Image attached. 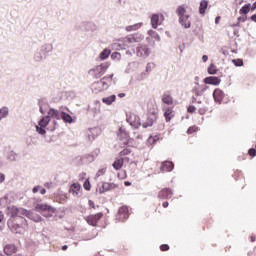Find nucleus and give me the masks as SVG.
<instances>
[{
  "instance_id": "1",
  "label": "nucleus",
  "mask_w": 256,
  "mask_h": 256,
  "mask_svg": "<svg viewBox=\"0 0 256 256\" xmlns=\"http://www.w3.org/2000/svg\"><path fill=\"white\" fill-rule=\"evenodd\" d=\"M11 218L8 220V227L12 231V233H21V229H27L29 224L27 220L23 218L21 215L25 217H29L31 212L23 209L12 206L9 208Z\"/></svg>"
},
{
  "instance_id": "2",
  "label": "nucleus",
  "mask_w": 256,
  "mask_h": 256,
  "mask_svg": "<svg viewBox=\"0 0 256 256\" xmlns=\"http://www.w3.org/2000/svg\"><path fill=\"white\" fill-rule=\"evenodd\" d=\"M176 14L179 17V23L185 29H189L191 27V20L189 19V14L187 13V6L181 5L176 9Z\"/></svg>"
},
{
  "instance_id": "3",
  "label": "nucleus",
  "mask_w": 256,
  "mask_h": 256,
  "mask_svg": "<svg viewBox=\"0 0 256 256\" xmlns=\"http://www.w3.org/2000/svg\"><path fill=\"white\" fill-rule=\"evenodd\" d=\"M35 211H38V213H42L44 217H53V214L55 213V208L49 204H37L35 206Z\"/></svg>"
},
{
  "instance_id": "4",
  "label": "nucleus",
  "mask_w": 256,
  "mask_h": 256,
  "mask_svg": "<svg viewBox=\"0 0 256 256\" xmlns=\"http://www.w3.org/2000/svg\"><path fill=\"white\" fill-rule=\"evenodd\" d=\"M158 117L159 110H157V108H153V110L148 113L147 120L142 124V127L144 129H147V127H153V124L157 121Z\"/></svg>"
},
{
  "instance_id": "5",
  "label": "nucleus",
  "mask_w": 256,
  "mask_h": 256,
  "mask_svg": "<svg viewBox=\"0 0 256 256\" xmlns=\"http://www.w3.org/2000/svg\"><path fill=\"white\" fill-rule=\"evenodd\" d=\"M109 65L110 64L108 62H105L98 65L95 69H92L90 71L95 73L94 74L95 79H100L101 77H103V75H105V73H107V69H109Z\"/></svg>"
},
{
  "instance_id": "6",
  "label": "nucleus",
  "mask_w": 256,
  "mask_h": 256,
  "mask_svg": "<svg viewBox=\"0 0 256 256\" xmlns=\"http://www.w3.org/2000/svg\"><path fill=\"white\" fill-rule=\"evenodd\" d=\"M144 37L141 34H132L128 35L127 37L124 38V44L127 47H132L133 43H141L143 41Z\"/></svg>"
},
{
  "instance_id": "7",
  "label": "nucleus",
  "mask_w": 256,
  "mask_h": 256,
  "mask_svg": "<svg viewBox=\"0 0 256 256\" xmlns=\"http://www.w3.org/2000/svg\"><path fill=\"white\" fill-rule=\"evenodd\" d=\"M126 121L131 127H134V129H139V127H141V118L135 113L128 114Z\"/></svg>"
},
{
  "instance_id": "8",
  "label": "nucleus",
  "mask_w": 256,
  "mask_h": 256,
  "mask_svg": "<svg viewBox=\"0 0 256 256\" xmlns=\"http://www.w3.org/2000/svg\"><path fill=\"white\" fill-rule=\"evenodd\" d=\"M50 121H51V119L49 118V116H46V117H43L38 122L39 126H36V131H37V133H39V135H45V133H46L45 127H47L49 125Z\"/></svg>"
},
{
  "instance_id": "9",
  "label": "nucleus",
  "mask_w": 256,
  "mask_h": 256,
  "mask_svg": "<svg viewBox=\"0 0 256 256\" xmlns=\"http://www.w3.org/2000/svg\"><path fill=\"white\" fill-rule=\"evenodd\" d=\"M127 219H129V207L122 206L118 210L116 220L121 221L123 223L124 221H127Z\"/></svg>"
},
{
  "instance_id": "10",
  "label": "nucleus",
  "mask_w": 256,
  "mask_h": 256,
  "mask_svg": "<svg viewBox=\"0 0 256 256\" xmlns=\"http://www.w3.org/2000/svg\"><path fill=\"white\" fill-rule=\"evenodd\" d=\"M101 219H103L102 212L87 216L85 218V221H87L88 225H92V227H97V224L99 223V221H101Z\"/></svg>"
},
{
  "instance_id": "11",
  "label": "nucleus",
  "mask_w": 256,
  "mask_h": 256,
  "mask_svg": "<svg viewBox=\"0 0 256 256\" xmlns=\"http://www.w3.org/2000/svg\"><path fill=\"white\" fill-rule=\"evenodd\" d=\"M174 106H163L162 111L164 112V117L166 123H169L171 119L175 117V111H173Z\"/></svg>"
},
{
  "instance_id": "12",
  "label": "nucleus",
  "mask_w": 256,
  "mask_h": 256,
  "mask_svg": "<svg viewBox=\"0 0 256 256\" xmlns=\"http://www.w3.org/2000/svg\"><path fill=\"white\" fill-rule=\"evenodd\" d=\"M165 17L163 15H161L159 17L158 14H154L151 17V25L153 27V29H157V27H159V25H161V23H163Z\"/></svg>"
},
{
  "instance_id": "13",
  "label": "nucleus",
  "mask_w": 256,
  "mask_h": 256,
  "mask_svg": "<svg viewBox=\"0 0 256 256\" xmlns=\"http://www.w3.org/2000/svg\"><path fill=\"white\" fill-rule=\"evenodd\" d=\"M149 46L141 45L137 47L136 55L137 57H149Z\"/></svg>"
},
{
  "instance_id": "14",
  "label": "nucleus",
  "mask_w": 256,
  "mask_h": 256,
  "mask_svg": "<svg viewBox=\"0 0 256 256\" xmlns=\"http://www.w3.org/2000/svg\"><path fill=\"white\" fill-rule=\"evenodd\" d=\"M161 99L164 105H168V107H175L173 96H171L169 92L164 93Z\"/></svg>"
},
{
  "instance_id": "15",
  "label": "nucleus",
  "mask_w": 256,
  "mask_h": 256,
  "mask_svg": "<svg viewBox=\"0 0 256 256\" xmlns=\"http://www.w3.org/2000/svg\"><path fill=\"white\" fill-rule=\"evenodd\" d=\"M127 160L129 161V158H117L112 164L113 169H115V171H121L125 161Z\"/></svg>"
},
{
  "instance_id": "16",
  "label": "nucleus",
  "mask_w": 256,
  "mask_h": 256,
  "mask_svg": "<svg viewBox=\"0 0 256 256\" xmlns=\"http://www.w3.org/2000/svg\"><path fill=\"white\" fill-rule=\"evenodd\" d=\"M173 190L171 188H164L158 193L159 199H171Z\"/></svg>"
},
{
  "instance_id": "17",
  "label": "nucleus",
  "mask_w": 256,
  "mask_h": 256,
  "mask_svg": "<svg viewBox=\"0 0 256 256\" xmlns=\"http://www.w3.org/2000/svg\"><path fill=\"white\" fill-rule=\"evenodd\" d=\"M116 187H117V185L115 183L104 182L102 184V187L99 188V193H107V191L116 189Z\"/></svg>"
},
{
  "instance_id": "18",
  "label": "nucleus",
  "mask_w": 256,
  "mask_h": 256,
  "mask_svg": "<svg viewBox=\"0 0 256 256\" xmlns=\"http://www.w3.org/2000/svg\"><path fill=\"white\" fill-rule=\"evenodd\" d=\"M17 251H18V248L15 246V244H7L6 246H4V253L7 256L15 255Z\"/></svg>"
},
{
  "instance_id": "19",
  "label": "nucleus",
  "mask_w": 256,
  "mask_h": 256,
  "mask_svg": "<svg viewBox=\"0 0 256 256\" xmlns=\"http://www.w3.org/2000/svg\"><path fill=\"white\" fill-rule=\"evenodd\" d=\"M206 85H219L221 83V78L217 76H209L204 79Z\"/></svg>"
},
{
  "instance_id": "20",
  "label": "nucleus",
  "mask_w": 256,
  "mask_h": 256,
  "mask_svg": "<svg viewBox=\"0 0 256 256\" xmlns=\"http://www.w3.org/2000/svg\"><path fill=\"white\" fill-rule=\"evenodd\" d=\"M174 167H175V164H173V162H171V161H165V162H163V163L161 164L160 169H161V171H163V172L169 173V171H173Z\"/></svg>"
},
{
  "instance_id": "21",
  "label": "nucleus",
  "mask_w": 256,
  "mask_h": 256,
  "mask_svg": "<svg viewBox=\"0 0 256 256\" xmlns=\"http://www.w3.org/2000/svg\"><path fill=\"white\" fill-rule=\"evenodd\" d=\"M213 97H214V101H216V103H221L223 101V91L219 88H216L213 92Z\"/></svg>"
},
{
  "instance_id": "22",
  "label": "nucleus",
  "mask_w": 256,
  "mask_h": 256,
  "mask_svg": "<svg viewBox=\"0 0 256 256\" xmlns=\"http://www.w3.org/2000/svg\"><path fill=\"white\" fill-rule=\"evenodd\" d=\"M79 191H81V184L80 183H73L70 186L69 192L72 193V195H74V196L79 195Z\"/></svg>"
},
{
  "instance_id": "23",
  "label": "nucleus",
  "mask_w": 256,
  "mask_h": 256,
  "mask_svg": "<svg viewBox=\"0 0 256 256\" xmlns=\"http://www.w3.org/2000/svg\"><path fill=\"white\" fill-rule=\"evenodd\" d=\"M47 117H49V119H61V113L58 112V110L50 108L48 111V115Z\"/></svg>"
},
{
  "instance_id": "24",
  "label": "nucleus",
  "mask_w": 256,
  "mask_h": 256,
  "mask_svg": "<svg viewBox=\"0 0 256 256\" xmlns=\"http://www.w3.org/2000/svg\"><path fill=\"white\" fill-rule=\"evenodd\" d=\"M207 7H209V2H207V0H202L200 2V7H199L200 15H205V11L207 10Z\"/></svg>"
},
{
  "instance_id": "25",
  "label": "nucleus",
  "mask_w": 256,
  "mask_h": 256,
  "mask_svg": "<svg viewBox=\"0 0 256 256\" xmlns=\"http://www.w3.org/2000/svg\"><path fill=\"white\" fill-rule=\"evenodd\" d=\"M143 23H136L134 25H128L125 27V31H127L128 33L131 31H137L139 29H141Z\"/></svg>"
},
{
  "instance_id": "26",
  "label": "nucleus",
  "mask_w": 256,
  "mask_h": 256,
  "mask_svg": "<svg viewBox=\"0 0 256 256\" xmlns=\"http://www.w3.org/2000/svg\"><path fill=\"white\" fill-rule=\"evenodd\" d=\"M115 99H117V96L111 95L109 97L103 98L102 102L105 103V105H111L112 103H115Z\"/></svg>"
},
{
  "instance_id": "27",
  "label": "nucleus",
  "mask_w": 256,
  "mask_h": 256,
  "mask_svg": "<svg viewBox=\"0 0 256 256\" xmlns=\"http://www.w3.org/2000/svg\"><path fill=\"white\" fill-rule=\"evenodd\" d=\"M249 11H251V4H246L240 9L239 13L240 15H247Z\"/></svg>"
},
{
  "instance_id": "28",
  "label": "nucleus",
  "mask_w": 256,
  "mask_h": 256,
  "mask_svg": "<svg viewBox=\"0 0 256 256\" xmlns=\"http://www.w3.org/2000/svg\"><path fill=\"white\" fill-rule=\"evenodd\" d=\"M109 55H111V50L106 48L100 53V59L103 61L107 59Z\"/></svg>"
},
{
  "instance_id": "29",
  "label": "nucleus",
  "mask_w": 256,
  "mask_h": 256,
  "mask_svg": "<svg viewBox=\"0 0 256 256\" xmlns=\"http://www.w3.org/2000/svg\"><path fill=\"white\" fill-rule=\"evenodd\" d=\"M60 117L63 119V121H65L66 123H71V121H73V118L71 117V115H69L68 113L62 112L60 114Z\"/></svg>"
},
{
  "instance_id": "30",
  "label": "nucleus",
  "mask_w": 256,
  "mask_h": 256,
  "mask_svg": "<svg viewBox=\"0 0 256 256\" xmlns=\"http://www.w3.org/2000/svg\"><path fill=\"white\" fill-rule=\"evenodd\" d=\"M111 81V78L110 77H103L101 80H100V83H102L103 87L105 89H107V87H109V82Z\"/></svg>"
},
{
  "instance_id": "31",
  "label": "nucleus",
  "mask_w": 256,
  "mask_h": 256,
  "mask_svg": "<svg viewBox=\"0 0 256 256\" xmlns=\"http://www.w3.org/2000/svg\"><path fill=\"white\" fill-rule=\"evenodd\" d=\"M158 139H159V136H150L147 139V145H155Z\"/></svg>"
},
{
  "instance_id": "32",
  "label": "nucleus",
  "mask_w": 256,
  "mask_h": 256,
  "mask_svg": "<svg viewBox=\"0 0 256 256\" xmlns=\"http://www.w3.org/2000/svg\"><path fill=\"white\" fill-rule=\"evenodd\" d=\"M195 96L192 97V103H197V105H201V100H198L197 97L201 95L198 90H194Z\"/></svg>"
},
{
  "instance_id": "33",
  "label": "nucleus",
  "mask_w": 256,
  "mask_h": 256,
  "mask_svg": "<svg viewBox=\"0 0 256 256\" xmlns=\"http://www.w3.org/2000/svg\"><path fill=\"white\" fill-rule=\"evenodd\" d=\"M7 115H9V109L5 107L0 109V121L1 119H4V117H6Z\"/></svg>"
},
{
  "instance_id": "34",
  "label": "nucleus",
  "mask_w": 256,
  "mask_h": 256,
  "mask_svg": "<svg viewBox=\"0 0 256 256\" xmlns=\"http://www.w3.org/2000/svg\"><path fill=\"white\" fill-rule=\"evenodd\" d=\"M209 75H217V67L213 64L208 68Z\"/></svg>"
},
{
  "instance_id": "35",
  "label": "nucleus",
  "mask_w": 256,
  "mask_h": 256,
  "mask_svg": "<svg viewBox=\"0 0 256 256\" xmlns=\"http://www.w3.org/2000/svg\"><path fill=\"white\" fill-rule=\"evenodd\" d=\"M197 131H199V127L191 126L187 130V135H193V133H197Z\"/></svg>"
},
{
  "instance_id": "36",
  "label": "nucleus",
  "mask_w": 256,
  "mask_h": 256,
  "mask_svg": "<svg viewBox=\"0 0 256 256\" xmlns=\"http://www.w3.org/2000/svg\"><path fill=\"white\" fill-rule=\"evenodd\" d=\"M247 21V16H240L238 17L237 24L233 25L234 27H239V23H245Z\"/></svg>"
},
{
  "instance_id": "37",
  "label": "nucleus",
  "mask_w": 256,
  "mask_h": 256,
  "mask_svg": "<svg viewBox=\"0 0 256 256\" xmlns=\"http://www.w3.org/2000/svg\"><path fill=\"white\" fill-rule=\"evenodd\" d=\"M130 154H131V149H129V148H126L119 153L120 157H125Z\"/></svg>"
},
{
  "instance_id": "38",
  "label": "nucleus",
  "mask_w": 256,
  "mask_h": 256,
  "mask_svg": "<svg viewBox=\"0 0 256 256\" xmlns=\"http://www.w3.org/2000/svg\"><path fill=\"white\" fill-rule=\"evenodd\" d=\"M111 59H116L117 61H120L121 60V53L119 52H114L111 54Z\"/></svg>"
},
{
  "instance_id": "39",
  "label": "nucleus",
  "mask_w": 256,
  "mask_h": 256,
  "mask_svg": "<svg viewBox=\"0 0 256 256\" xmlns=\"http://www.w3.org/2000/svg\"><path fill=\"white\" fill-rule=\"evenodd\" d=\"M232 62L234 63V65L236 67H243V60H241V59H234V60H232Z\"/></svg>"
},
{
  "instance_id": "40",
  "label": "nucleus",
  "mask_w": 256,
  "mask_h": 256,
  "mask_svg": "<svg viewBox=\"0 0 256 256\" xmlns=\"http://www.w3.org/2000/svg\"><path fill=\"white\" fill-rule=\"evenodd\" d=\"M83 187H84V189H85L86 191H91V182H89V180H86V181L84 182Z\"/></svg>"
},
{
  "instance_id": "41",
  "label": "nucleus",
  "mask_w": 256,
  "mask_h": 256,
  "mask_svg": "<svg viewBox=\"0 0 256 256\" xmlns=\"http://www.w3.org/2000/svg\"><path fill=\"white\" fill-rule=\"evenodd\" d=\"M118 179H127V172L123 171V172H119L117 174Z\"/></svg>"
},
{
  "instance_id": "42",
  "label": "nucleus",
  "mask_w": 256,
  "mask_h": 256,
  "mask_svg": "<svg viewBox=\"0 0 256 256\" xmlns=\"http://www.w3.org/2000/svg\"><path fill=\"white\" fill-rule=\"evenodd\" d=\"M105 173H107V168H102L98 170L97 177H101V175H105Z\"/></svg>"
},
{
  "instance_id": "43",
  "label": "nucleus",
  "mask_w": 256,
  "mask_h": 256,
  "mask_svg": "<svg viewBox=\"0 0 256 256\" xmlns=\"http://www.w3.org/2000/svg\"><path fill=\"white\" fill-rule=\"evenodd\" d=\"M248 155H250V157H256V149L255 148L249 149Z\"/></svg>"
},
{
  "instance_id": "44",
  "label": "nucleus",
  "mask_w": 256,
  "mask_h": 256,
  "mask_svg": "<svg viewBox=\"0 0 256 256\" xmlns=\"http://www.w3.org/2000/svg\"><path fill=\"white\" fill-rule=\"evenodd\" d=\"M153 67H155L154 63H148L146 66V72L149 73Z\"/></svg>"
},
{
  "instance_id": "45",
  "label": "nucleus",
  "mask_w": 256,
  "mask_h": 256,
  "mask_svg": "<svg viewBox=\"0 0 256 256\" xmlns=\"http://www.w3.org/2000/svg\"><path fill=\"white\" fill-rule=\"evenodd\" d=\"M196 110H197V108H196L195 106H193V105H190V106H188V108H187V111H188L189 113H195Z\"/></svg>"
},
{
  "instance_id": "46",
  "label": "nucleus",
  "mask_w": 256,
  "mask_h": 256,
  "mask_svg": "<svg viewBox=\"0 0 256 256\" xmlns=\"http://www.w3.org/2000/svg\"><path fill=\"white\" fill-rule=\"evenodd\" d=\"M160 251H169V245L167 244H162L160 246Z\"/></svg>"
},
{
  "instance_id": "47",
  "label": "nucleus",
  "mask_w": 256,
  "mask_h": 256,
  "mask_svg": "<svg viewBox=\"0 0 256 256\" xmlns=\"http://www.w3.org/2000/svg\"><path fill=\"white\" fill-rule=\"evenodd\" d=\"M200 115H205V113L207 112V110L205 108H199L198 109Z\"/></svg>"
},
{
  "instance_id": "48",
  "label": "nucleus",
  "mask_w": 256,
  "mask_h": 256,
  "mask_svg": "<svg viewBox=\"0 0 256 256\" xmlns=\"http://www.w3.org/2000/svg\"><path fill=\"white\" fill-rule=\"evenodd\" d=\"M40 189H41V186H36V187H34V188L32 189V192H33V193H38Z\"/></svg>"
},
{
  "instance_id": "49",
  "label": "nucleus",
  "mask_w": 256,
  "mask_h": 256,
  "mask_svg": "<svg viewBox=\"0 0 256 256\" xmlns=\"http://www.w3.org/2000/svg\"><path fill=\"white\" fill-rule=\"evenodd\" d=\"M5 219V214L0 211V223H3V220Z\"/></svg>"
},
{
  "instance_id": "50",
  "label": "nucleus",
  "mask_w": 256,
  "mask_h": 256,
  "mask_svg": "<svg viewBox=\"0 0 256 256\" xmlns=\"http://www.w3.org/2000/svg\"><path fill=\"white\" fill-rule=\"evenodd\" d=\"M5 181V174L0 173V183H3Z\"/></svg>"
},
{
  "instance_id": "51",
  "label": "nucleus",
  "mask_w": 256,
  "mask_h": 256,
  "mask_svg": "<svg viewBox=\"0 0 256 256\" xmlns=\"http://www.w3.org/2000/svg\"><path fill=\"white\" fill-rule=\"evenodd\" d=\"M208 59H209V57H208L207 55H203V56H202V61H203L204 63H207Z\"/></svg>"
},
{
  "instance_id": "52",
  "label": "nucleus",
  "mask_w": 256,
  "mask_h": 256,
  "mask_svg": "<svg viewBox=\"0 0 256 256\" xmlns=\"http://www.w3.org/2000/svg\"><path fill=\"white\" fill-rule=\"evenodd\" d=\"M89 206L92 207V209H95V202L89 200Z\"/></svg>"
},
{
  "instance_id": "53",
  "label": "nucleus",
  "mask_w": 256,
  "mask_h": 256,
  "mask_svg": "<svg viewBox=\"0 0 256 256\" xmlns=\"http://www.w3.org/2000/svg\"><path fill=\"white\" fill-rule=\"evenodd\" d=\"M162 206L164 209H167V207H169V202H163Z\"/></svg>"
},
{
  "instance_id": "54",
  "label": "nucleus",
  "mask_w": 256,
  "mask_h": 256,
  "mask_svg": "<svg viewBox=\"0 0 256 256\" xmlns=\"http://www.w3.org/2000/svg\"><path fill=\"white\" fill-rule=\"evenodd\" d=\"M250 19L251 21H254V23H256V14L252 15Z\"/></svg>"
},
{
  "instance_id": "55",
  "label": "nucleus",
  "mask_w": 256,
  "mask_h": 256,
  "mask_svg": "<svg viewBox=\"0 0 256 256\" xmlns=\"http://www.w3.org/2000/svg\"><path fill=\"white\" fill-rule=\"evenodd\" d=\"M40 193H41V195H45V193H47V190H45V188H42V189L40 190Z\"/></svg>"
},
{
  "instance_id": "56",
  "label": "nucleus",
  "mask_w": 256,
  "mask_h": 256,
  "mask_svg": "<svg viewBox=\"0 0 256 256\" xmlns=\"http://www.w3.org/2000/svg\"><path fill=\"white\" fill-rule=\"evenodd\" d=\"M124 185H125L126 187H131V182L126 181V182H124Z\"/></svg>"
},
{
  "instance_id": "57",
  "label": "nucleus",
  "mask_w": 256,
  "mask_h": 256,
  "mask_svg": "<svg viewBox=\"0 0 256 256\" xmlns=\"http://www.w3.org/2000/svg\"><path fill=\"white\" fill-rule=\"evenodd\" d=\"M67 249H69V246L67 245L62 246V251H67Z\"/></svg>"
},
{
  "instance_id": "58",
  "label": "nucleus",
  "mask_w": 256,
  "mask_h": 256,
  "mask_svg": "<svg viewBox=\"0 0 256 256\" xmlns=\"http://www.w3.org/2000/svg\"><path fill=\"white\" fill-rule=\"evenodd\" d=\"M219 21H221V16L216 17L215 23H219Z\"/></svg>"
},
{
  "instance_id": "59",
  "label": "nucleus",
  "mask_w": 256,
  "mask_h": 256,
  "mask_svg": "<svg viewBox=\"0 0 256 256\" xmlns=\"http://www.w3.org/2000/svg\"><path fill=\"white\" fill-rule=\"evenodd\" d=\"M40 113H42V115L45 114V111H43V107H40Z\"/></svg>"
},
{
  "instance_id": "60",
  "label": "nucleus",
  "mask_w": 256,
  "mask_h": 256,
  "mask_svg": "<svg viewBox=\"0 0 256 256\" xmlns=\"http://www.w3.org/2000/svg\"><path fill=\"white\" fill-rule=\"evenodd\" d=\"M125 94L124 93H120L119 94V97H123Z\"/></svg>"
},
{
  "instance_id": "61",
  "label": "nucleus",
  "mask_w": 256,
  "mask_h": 256,
  "mask_svg": "<svg viewBox=\"0 0 256 256\" xmlns=\"http://www.w3.org/2000/svg\"><path fill=\"white\" fill-rule=\"evenodd\" d=\"M50 131H55V127L51 128Z\"/></svg>"
},
{
  "instance_id": "62",
  "label": "nucleus",
  "mask_w": 256,
  "mask_h": 256,
  "mask_svg": "<svg viewBox=\"0 0 256 256\" xmlns=\"http://www.w3.org/2000/svg\"><path fill=\"white\" fill-rule=\"evenodd\" d=\"M35 221H41V217H38V219H37V220H35Z\"/></svg>"
},
{
  "instance_id": "63",
  "label": "nucleus",
  "mask_w": 256,
  "mask_h": 256,
  "mask_svg": "<svg viewBox=\"0 0 256 256\" xmlns=\"http://www.w3.org/2000/svg\"><path fill=\"white\" fill-rule=\"evenodd\" d=\"M98 91H103V89H100V90H98Z\"/></svg>"
},
{
  "instance_id": "64",
  "label": "nucleus",
  "mask_w": 256,
  "mask_h": 256,
  "mask_svg": "<svg viewBox=\"0 0 256 256\" xmlns=\"http://www.w3.org/2000/svg\"><path fill=\"white\" fill-rule=\"evenodd\" d=\"M203 231H205V227L203 228Z\"/></svg>"
}]
</instances>
